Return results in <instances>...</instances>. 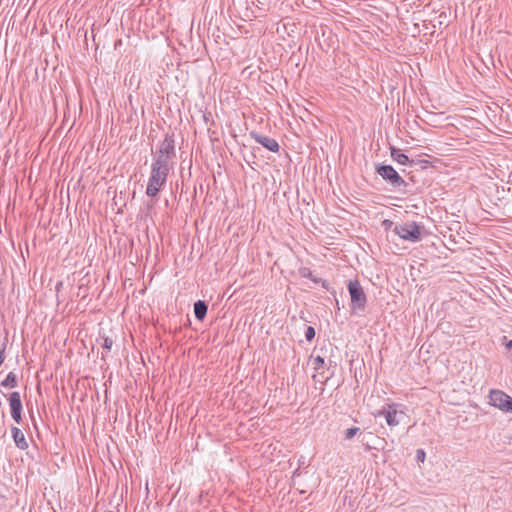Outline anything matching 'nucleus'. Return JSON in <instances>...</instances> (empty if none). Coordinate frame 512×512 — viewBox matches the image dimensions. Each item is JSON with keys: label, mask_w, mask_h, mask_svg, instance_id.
<instances>
[{"label": "nucleus", "mask_w": 512, "mask_h": 512, "mask_svg": "<svg viewBox=\"0 0 512 512\" xmlns=\"http://www.w3.org/2000/svg\"><path fill=\"white\" fill-rule=\"evenodd\" d=\"M505 347L508 351L512 352V340H509L505 343Z\"/></svg>", "instance_id": "22"}, {"label": "nucleus", "mask_w": 512, "mask_h": 512, "mask_svg": "<svg viewBox=\"0 0 512 512\" xmlns=\"http://www.w3.org/2000/svg\"><path fill=\"white\" fill-rule=\"evenodd\" d=\"M208 306L205 301L198 300L194 303V315L197 320H203L207 314Z\"/></svg>", "instance_id": "11"}, {"label": "nucleus", "mask_w": 512, "mask_h": 512, "mask_svg": "<svg viewBox=\"0 0 512 512\" xmlns=\"http://www.w3.org/2000/svg\"><path fill=\"white\" fill-rule=\"evenodd\" d=\"M10 413L13 420L20 424L22 421V402L19 392H12L9 396Z\"/></svg>", "instance_id": "8"}, {"label": "nucleus", "mask_w": 512, "mask_h": 512, "mask_svg": "<svg viewBox=\"0 0 512 512\" xmlns=\"http://www.w3.org/2000/svg\"><path fill=\"white\" fill-rule=\"evenodd\" d=\"M324 364H325V360L323 357L316 356L315 358H313V365H314L315 370L321 369L324 366Z\"/></svg>", "instance_id": "16"}, {"label": "nucleus", "mask_w": 512, "mask_h": 512, "mask_svg": "<svg viewBox=\"0 0 512 512\" xmlns=\"http://www.w3.org/2000/svg\"><path fill=\"white\" fill-rule=\"evenodd\" d=\"M358 434H361V429L359 427H351L344 431V437L346 440H351Z\"/></svg>", "instance_id": "15"}, {"label": "nucleus", "mask_w": 512, "mask_h": 512, "mask_svg": "<svg viewBox=\"0 0 512 512\" xmlns=\"http://www.w3.org/2000/svg\"><path fill=\"white\" fill-rule=\"evenodd\" d=\"M103 348L107 351H109L112 348L113 340L108 336H103Z\"/></svg>", "instance_id": "17"}, {"label": "nucleus", "mask_w": 512, "mask_h": 512, "mask_svg": "<svg viewBox=\"0 0 512 512\" xmlns=\"http://www.w3.org/2000/svg\"><path fill=\"white\" fill-rule=\"evenodd\" d=\"M171 170V165H166L153 161L151 164V172L146 188V195L156 197L162 187L166 184L167 177Z\"/></svg>", "instance_id": "1"}, {"label": "nucleus", "mask_w": 512, "mask_h": 512, "mask_svg": "<svg viewBox=\"0 0 512 512\" xmlns=\"http://www.w3.org/2000/svg\"><path fill=\"white\" fill-rule=\"evenodd\" d=\"M299 274L301 277L308 278L315 283H319L320 281L318 278L314 277L312 270L308 267H301L299 269Z\"/></svg>", "instance_id": "14"}, {"label": "nucleus", "mask_w": 512, "mask_h": 512, "mask_svg": "<svg viewBox=\"0 0 512 512\" xmlns=\"http://www.w3.org/2000/svg\"><path fill=\"white\" fill-rule=\"evenodd\" d=\"M315 337V329L309 326L305 332V338L307 341H311Z\"/></svg>", "instance_id": "18"}, {"label": "nucleus", "mask_w": 512, "mask_h": 512, "mask_svg": "<svg viewBox=\"0 0 512 512\" xmlns=\"http://www.w3.org/2000/svg\"><path fill=\"white\" fill-rule=\"evenodd\" d=\"M175 156V140L173 134H166L161 142L155 162L171 165V160Z\"/></svg>", "instance_id": "4"}, {"label": "nucleus", "mask_w": 512, "mask_h": 512, "mask_svg": "<svg viewBox=\"0 0 512 512\" xmlns=\"http://www.w3.org/2000/svg\"><path fill=\"white\" fill-rule=\"evenodd\" d=\"M5 349H6V344H5V342H3V343H1V342H0V352H1V353H5Z\"/></svg>", "instance_id": "23"}, {"label": "nucleus", "mask_w": 512, "mask_h": 512, "mask_svg": "<svg viewBox=\"0 0 512 512\" xmlns=\"http://www.w3.org/2000/svg\"><path fill=\"white\" fill-rule=\"evenodd\" d=\"M18 385L17 375L9 372L6 378L1 382V386L5 388H15Z\"/></svg>", "instance_id": "13"}, {"label": "nucleus", "mask_w": 512, "mask_h": 512, "mask_svg": "<svg viewBox=\"0 0 512 512\" xmlns=\"http://www.w3.org/2000/svg\"><path fill=\"white\" fill-rule=\"evenodd\" d=\"M4 360H5V355H4V353L0 352V366L3 364Z\"/></svg>", "instance_id": "25"}, {"label": "nucleus", "mask_w": 512, "mask_h": 512, "mask_svg": "<svg viewBox=\"0 0 512 512\" xmlns=\"http://www.w3.org/2000/svg\"><path fill=\"white\" fill-rule=\"evenodd\" d=\"M390 150H391V157L394 161H396L397 163L401 164V165H407L409 163H411V161L409 160V157L402 153L401 150L391 146L390 147Z\"/></svg>", "instance_id": "12"}, {"label": "nucleus", "mask_w": 512, "mask_h": 512, "mask_svg": "<svg viewBox=\"0 0 512 512\" xmlns=\"http://www.w3.org/2000/svg\"><path fill=\"white\" fill-rule=\"evenodd\" d=\"M104 512H112V511H110V510H106V511H104Z\"/></svg>", "instance_id": "26"}, {"label": "nucleus", "mask_w": 512, "mask_h": 512, "mask_svg": "<svg viewBox=\"0 0 512 512\" xmlns=\"http://www.w3.org/2000/svg\"><path fill=\"white\" fill-rule=\"evenodd\" d=\"M423 227L415 221H407L403 224L395 225L393 232L400 238L410 242L421 240V230Z\"/></svg>", "instance_id": "2"}, {"label": "nucleus", "mask_w": 512, "mask_h": 512, "mask_svg": "<svg viewBox=\"0 0 512 512\" xmlns=\"http://www.w3.org/2000/svg\"><path fill=\"white\" fill-rule=\"evenodd\" d=\"M11 434L16 447L20 450H26L28 448V442L24 433L18 427H11Z\"/></svg>", "instance_id": "10"}, {"label": "nucleus", "mask_w": 512, "mask_h": 512, "mask_svg": "<svg viewBox=\"0 0 512 512\" xmlns=\"http://www.w3.org/2000/svg\"><path fill=\"white\" fill-rule=\"evenodd\" d=\"M250 137L253 138L257 143L261 144L267 150L277 153L280 150V146L278 142L274 138H270L268 136H263L256 131H251L249 133Z\"/></svg>", "instance_id": "9"}, {"label": "nucleus", "mask_w": 512, "mask_h": 512, "mask_svg": "<svg viewBox=\"0 0 512 512\" xmlns=\"http://www.w3.org/2000/svg\"><path fill=\"white\" fill-rule=\"evenodd\" d=\"M425 456H426V455H425V452H424V450H423V449H418V450L416 451V458H417V460H418L419 462H424V460H425Z\"/></svg>", "instance_id": "20"}, {"label": "nucleus", "mask_w": 512, "mask_h": 512, "mask_svg": "<svg viewBox=\"0 0 512 512\" xmlns=\"http://www.w3.org/2000/svg\"><path fill=\"white\" fill-rule=\"evenodd\" d=\"M394 223L393 221L389 220V219H385L384 221H382V227L385 229V230H389L391 228H394Z\"/></svg>", "instance_id": "19"}, {"label": "nucleus", "mask_w": 512, "mask_h": 512, "mask_svg": "<svg viewBox=\"0 0 512 512\" xmlns=\"http://www.w3.org/2000/svg\"><path fill=\"white\" fill-rule=\"evenodd\" d=\"M490 404L499 410L508 413L512 397L501 390H491L489 394Z\"/></svg>", "instance_id": "7"}, {"label": "nucleus", "mask_w": 512, "mask_h": 512, "mask_svg": "<svg viewBox=\"0 0 512 512\" xmlns=\"http://www.w3.org/2000/svg\"><path fill=\"white\" fill-rule=\"evenodd\" d=\"M157 329H162L163 331H166L168 327L166 326L165 322L161 323L160 328L156 327ZM172 328L169 326V331H171Z\"/></svg>", "instance_id": "21"}, {"label": "nucleus", "mask_w": 512, "mask_h": 512, "mask_svg": "<svg viewBox=\"0 0 512 512\" xmlns=\"http://www.w3.org/2000/svg\"><path fill=\"white\" fill-rule=\"evenodd\" d=\"M62 285H63V282H62V281H60V282H58V283L56 284V291H57V292H59V291H60V289H61Z\"/></svg>", "instance_id": "24"}, {"label": "nucleus", "mask_w": 512, "mask_h": 512, "mask_svg": "<svg viewBox=\"0 0 512 512\" xmlns=\"http://www.w3.org/2000/svg\"><path fill=\"white\" fill-rule=\"evenodd\" d=\"M347 288L349 291L350 299H351V307L353 311L355 310H364L367 299L366 294L359 282V280H349L347 283Z\"/></svg>", "instance_id": "3"}, {"label": "nucleus", "mask_w": 512, "mask_h": 512, "mask_svg": "<svg viewBox=\"0 0 512 512\" xmlns=\"http://www.w3.org/2000/svg\"><path fill=\"white\" fill-rule=\"evenodd\" d=\"M375 170L377 174L380 175L393 188H399L407 185L405 180L391 165L378 164L376 165Z\"/></svg>", "instance_id": "5"}, {"label": "nucleus", "mask_w": 512, "mask_h": 512, "mask_svg": "<svg viewBox=\"0 0 512 512\" xmlns=\"http://www.w3.org/2000/svg\"><path fill=\"white\" fill-rule=\"evenodd\" d=\"M375 416H383L388 426L395 427L400 423L401 418L404 417V413L396 409V404H388L379 410Z\"/></svg>", "instance_id": "6"}]
</instances>
